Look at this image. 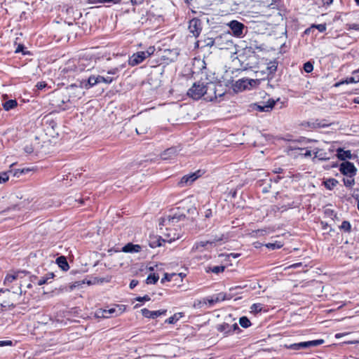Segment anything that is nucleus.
I'll use <instances>...</instances> for the list:
<instances>
[{"instance_id":"f257e3e1","label":"nucleus","mask_w":359,"mask_h":359,"mask_svg":"<svg viewBox=\"0 0 359 359\" xmlns=\"http://www.w3.org/2000/svg\"><path fill=\"white\" fill-rule=\"evenodd\" d=\"M187 95L194 100H199L203 96L207 101H212L217 98L216 85L214 83H207L198 81L194 83L188 90Z\"/></svg>"},{"instance_id":"f03ea898","label":"nucleus","mask_w":359,"mask_h":359,"mask_svg":"<svg viewBox=\"0 0 359 359\" xmlns=\"http://www.w3.org/2000/svg\"><path fill=\"white\" fill-rule=\"evenodd\" d=\"M155 50L156 48L154 46H149L145 51L137 52L129 57L128 64L133 67L137 65L153 55Z\"/></svg>"},{"instance_id":"7ed1b4c3","label":"nucleus","mask_w":359,"mask_h":359,"mask_svg":"<svg viewBox=\"0 0 359 359\" xmlns=\"http://www.w3.org/2000/svg\"><path fill=\"white\" fill-rule=\"evenodd\" d=\"M122 312L121 306L116 305L109 309H100L96 311L95 316L97 318H110L111 316H117L122 313Z\"/></svg>"},{"instance_id":"20e7f679","label":"nucleus","mask_w":359,"mask_h":359,"mask_svg":"<svg viewBox=\"0 0 359 359\" xmlns=\"http://www.w3.org/2000/svg\"><path fill=\"white\" fill-rule=\"evenodd\" d=\"M83 86L81 83L79 86L72 84L67 87V92L69 99L67 102H69L70 99L76 100L81 98L84 95Z\"/></svg>"},{"instance_id":"39448f33","label":"nucleus","mask_w":359,"mask_h":359,"mask_svg":"<svg viewBox=\"0 0 359 359\" xmlns=\"http://www.w3.org/2000/svg\"><path fill=\"white\" fill-rule=\"evenodd\" d=\"M181 237L180 231L176 229H167L166 231L161 236L163 243H172Z\"/></svg>"},{"instance_id":"423d86ee","label":"nucleus","mask_w":359,"mask_h":359,"mask_svg":"<svg viewBox=\"0 0 359 359\" xmlns=\"http://www.w3.org/2000/svg\"><path fill=\"white\" fill-rule=\"evenodd\" d=\"M339 171L345 176L354 177L357 172V168L353 163L344 161L339 165Z\"/></svg>"},{"instance_id":"0eeeda50","label":"nucleus","mask_w":359,"mask_h":359,"mask_svg":"<svg viewBox=\"0 0 359 359\" xmlns=\"http://www.w3.org/2000/svg\"><path fill=\"white\" fill-rule=\"evenodd\" d=\"M324 343L323 339H317L290 344L288 348L292 350H299L311 346H317Z\"/></svg>"},{"instance_id":"6e6552de","label":"nucleus","mask_w":359,"mask_h":359,"mask_svg":"<svg viewBox=\"0 0 359 359\" xmlns=\"http://www.w3.org/2000/svg\"><path fill=\"white\" fill-rule=\"evenodd\" d=\"M200 171H197L195 172L190 173L189 175H184L182 177L180 181L179 182V185L180 187L187 186L191 184L196 180H197L200 176Z\"/></svg>"},{"instance_id":"1a4fd4ad","label":"nucleus","mask_w":359,"mask_h":359,"mask_svg":"<svg viewBox=\"0 0 359 359\" xmlns=\"http://www.w3.org/2000/svg\"><path fill=\"white\" fill-rule=\"evenodd\" d=\"M223 239V235L216 236L214 239L209 240L207 241H200L196 243L191 248V252H194L197 250H201L202 248L206 247L208 244H212L215 242L220 241Z\"/></svg>"},{"instance_id":"9d476101","label":"nucleus","mask_w":359,"mask_h":359,"mask_svg":"<svg viewBox=\"0 0 359 359\" xmlns=\"http://www.w3.org/2000/svg\"><path fill=\"white\" fill-rule=\"evenodd\" d=\"M229 26L235 36L241 37L243 36V31L245 27L243 23L237 20H232L229 22Z\"/></svg>"},{"instance_id":"9b49d317","label":"nucleus","mask_w":359,"mask_h":359,"mask_svg":"<svg viewBox=\"0 0 359 359\" xmlns=\"http://www.w3.org/2000/svg\"><path fill=\"white\" fill-rule=\"evenodd\" d=\"M331 152H332V150L331 149L329 150V152H327L324 149L314 148L313 149V153L314 154L313 160H314L315 158H318L320 161L328 160L330 158V156L332 155Z\"/></svg>"},{"instance_id":"f8f14e48","label":"nucleus","mask_w":359,"mask_h":359,"mask_svg":"<svg viewBox=\"0 0 359 359\" xmlns=\"http://www.w3.org/2000/svg\"><path fill=\"white\" fill-rule=\"evenodd\" d=\"M189 30L194 36H198L201 32L200 20L196 18L191 20L189 21Z\"/></svg>"},{"instance_id":"ddd939ff","label":"nucleus","mask_w":359,"mask_h":359,"mask_svg":"<svg viewBox=\"0 0 359 359\" xmlns=\"http://www.w3.org/2000/svg\"><path fill=\"white\" fill-rule=\"evenodd\" d=\"M166 312L167 311L165 309L149 311V309L144 308L141 310V313L144 317L152 319L156 318L161 315H165Z\"/></svg>"},{"instance_id":"4468645a","label":"nucleus","mask_w":359,"mask_h":359,"mask_svg":"<svg viewBox=\"0 0 359 359\" xmlns=\"http://www.w3.org/2000/svg\"><path fill=\"white\" fill-rule=\"evenodd\" d=\"M275 101L273 100H269L266 103L263 104H255L253 105V109L257 110L259 111H271L275 105Z\"/></svg>"},{"instance_id":"2eb2a0df","label":"nucleus","mask_w":359,"mask_h":359,"mask_svg":"<svg viewBox=\"0 0 359 359\" xmlns=\"http://www.w3.org/2000/svg\"><path fill=\"white\" fill-rule=\"evenodd\" d=\"M25 273H26L25 271H16L13 273L8 274L5 278L4 284L8 285L14 280L22 278Z\"/></svg>"},{"instance_id":"dca6fc26","label":"nucleus","mask_w":359,"mask_h":359,"mask_svg":"<svg viewBox=\"0 0 359 359\" xmlns=\"http://www.w3.org/2000/svg\"><path fill=\"white\" fill-rule=\"evenodd\" d=\"M228 36V34H222L218 36H217L215 39H208V42L207 43V46H216L219 49H224V46H222V43H220V41H222L223 39Z\"/></svg>"},{"instance_id":"f3484780","label":"nucleus","mask_w":359,"mask_h":359,"mask_svg":"<svg viewBox=\"0 0 359 359\" xmlns=\"http://www.w3.org/2000/svg\"><path fill=\"white\" fill-rule=\"evenodd\" d=\"M141 249L142 247L140 245L129 243L122 248V251L124 252L133 253L138 252L141 250Z\"/></svg>"},{"instance_id":"a211bd4d","label":"nucleus","mask_w":359,"mask_h":359,"mask_svg":"<svg viewBox=\"0 0 359 359\" xmlns=\"http://www.w3.org/2000/svg\"><path fill=\"white\" fill-rule=\"evenodd\" d=\"M337 156L338 158L341 161H344L347 158H352V154L350 150H344L341 148H339L337 149Z\"/></svg>"},{"instance_id":"6ab92c4d","label":"nucleus","mask_w":359,"mask_h":359,"mask_svg":"<svg viewBox=\"0 0 359 359\" xmlns=\"http://www.w3.org/2000/svg\"><path fill=\"white\" fill-rule=\"evenodd\" d=\"M178 151L179 150L177 147H170L162 154V158L163 159L172 158L177 154Z\"/></svg>"},{"instance_id":"aec40b11","label":"nucleus","mask_w":359,"mask_h":359,"mask_svg":"<svg viewBox=\"0 0 359 359\" xmlns=\"http://www.w3.org/2000/svg\"><path fill=\"white\" fill-rule=\"evenodd\" d=\"M226 299V294L223 292L213 295L210 299H208L210 304L212 305L217 302H222Z\"/></svg>"},{"instance_id":"412c9836","label":"nucleus","mask_w":359,"mask_h":359,"mask_svg":"<svg viewBox=\"0 0 359 359\" xmlns=\"http://www.w3.org/2000/svg\"><path fill=\"white\" fill-rule=\"evenodd\" d=\"M81 83L83 85V86L85 88H90V87L94 86L97 83H98V81L97 79V76H90L87 81H83L81 82Z\"/></svg>"},{"instance_id":"4be33fe9","label":"nucleus","mask_w":359,"mask_h":359,"mask_svg":"<svg viewBox=\"0 0 359 359\" xmlns=\"http://www.w3.org/2000/svg\"><path fill=\"white\" fill-rule=\"evenodd\" d=\"M56 263L58 266L60 267L63 271H67L69 268L68 262L64 256H60L57 258Z\"/></svg>"},{"instance_id":"5701e85b","label":"nucleus","mask_w":359,"mask_h":359,"mask_svg":"<svg viewBox=\"0 0 359 359\" xmlns=\"http://www.w3.org/2000/svg\"><path fill=\"white\" fill-rule=\"evenodd\" d=\"M217 330L220 332H223L224 334H230L232 333V327H230V325L228 323H222L217 326Z\"/></svg>"},{"instance_id":"b1692460","label":"nucleus","mask_w":359,"mask_h":359,"mask_svg":"<svg viewBox=\"0 0 359 359\" xmlns=\"http://www.w3.org/2000/svg\"><path fill=\"white\" fill-rule=\"evenodd\" d=\"M31 170H32V169H30V168H22V169H15V170L11 169V170H9V173L11 175H12V176H13V177H19L22 175H25V174L30 172Z\"/></svg>"},{"instance_id":"393cba45","label":"nucleus","mask_w":359,"mask_h":359,"mask_svg":"<svg viewBox=\"0 0 359 359\" xmlns=\"http://www.w3.org/2000/svg\"><path fill=\"white\" fill-rule=\"evenodd\" d=\"M358 82H359V76H350V77L346 78L344 81L337 83L335 84V86H339L340 85L344 84V83H346V84L356 83Z\"/></svg>"},{"instance_id":"a878e982","label":"nucleus","mask_w":359,"mask_h":359,"mask_svg":"<svg viewBox=\"0 0 359 359\" xmlns=\"http://www.w3.org/2000/svg\"><path fill=\"white\" fill-rule=\"evenodd\" d=\"M184 313L180 312L176 313L167 320H165V323L169 324H175L181 318L184 317Z\"/></svg>"},{"instance_id":"bb28decb","label":"nucleus","mask_w":359,"mask_h":359,"mask_svg":"<svg viewBox=\"0 0 359 359\" xmlns=\"http://www.w3.org/2000/svg\"><path fill=\"white\" fill-rule=\"evenodd\" d=\"M225 266H208L205 269V271L207 273H214L216 274H218L219 273H222L224 271Z\"/></svg>"},{"instance_id":"cd10ccee","label":"nucleus","mask_w":359,"mask_h":359,"mask_svg":"<svg viewBox=\"0 0 359 359\" xmlns=\"http://www.w3.org/2000/svg\"><path fill=\"white\" fill-rule=\"evenodd\" d=\"M337 184L338 181L334 178H330L324 182L325 187L329 190L334 189Z\"/></svg>"},{"instance_id":"c85d7f7f","label":"nucleus","mask_w":359,"mask_h":359,"mask_svg":"<svg viewBox=\"0 0 359 359\" xmlns=\"http://www.w3.org/2000/svg\"><path fill=\"white\" fill-rule=\"evenodd\" d=\"M17 104L16 100H9L4 103L3 107L6 111H9L10 109H14Z\"/></svg>"},{"instance_id":"c756f323","label":"nucleus","mask_w":359,"mask_h":359,"mask_svg":"<svg viewBox=\"0 0 359 359\" xmlns=\"http://www.w3.org/2000/svg\"><path fill=\"white\" fill-rule=\"evenodd\" d=\"M149 127L147 123H140L138 127L135 128V131L138 135L146 134L148 131Z\"/></svg>"},{"instance_id":"7c9ffc66","label":"nucleus","mask_w":359,"mask_h":359,"mask_svg":"<svg viewBox=\"0 0 359 359\" xmlns=\"http://www.w3.org/2000/svg\"><path fill=\"white\" fill-rule=\"evenodd\" d=\"M185 217L184 215H177L176 214L173 215H169L168 217V222L173 224L175 222H177L182 219H183Z\"/></svg>"},{"instance_id":"2f4dec72","label":"nucleus","mask_w":359,"mask_h":359,"mask_svg":"<svg viewBox=\"0 0 359 359\" xmlns=\"http://www.w3.org/2000/svg\"><path fill=\"white\" fill-rule=\"evenodd\" d=\"M54 277V273H48L46 275V276H43V277H41L39 280H38V283L37 284L39 285H42L43 284H46L48 283V280L49 279H52Z\"/></svg>"},{"instance_id":"473e14b6","label":"nucleus","mask_w":359,"mask_h":359,"mask_svg":"<svg viewBox=\"0 0 359 359\" xmlns=\"http://www.w3.org/2000/svg\"><path fill=\"white\" fill-rule=\"evenodd\" d=\"M250 81L248 79H240L236 82V86L239 89H245Z\"/></svg>"},{"instance_id":"72a5a7b5","label":"nucleus","mask_w":359,"mask_h":359,"mask_svg":"<svg viewBox=\"0 0 359 359\" xmlns=\"http://www.w3.org/2000/svg\"><path fill=\"white\" fill-rule=\"evenodd\" d=\"M346 177H344L343 179V182H344V184L346 187H352L354 184H355V180H354V177H349V176H346Z\"/></svg>"},{"instance_id":"f704fd0d","label":"nucleus","mask_w":359,"mask_h":359,"mask_svg":"<svg viewBox=\"0 0 359 359\" xmlns=\"http://www.w3.org/2000/svg\"><path fill=\"white\" fill-rule=\"evenodd\" d=\"M283 244L280 241H276L275 243H269L265 244V246L270 250H276L282 248Z\"/></svg>"},{"instance_id":"c9c22d12","label":"nucleus","mask_w":359,"mask_h":359,"mask_svg":"<svg viewBox=\"0 0 359 359\" xmlns=\"http://www.w3.org/2000/svg\"><path fill=\"white\" fill-rule=\"evenodd\" d=\"M339 229L344 232L350 233L351 231V224L348 221H344L340 225Z\"/></svg>"},{"instance_id":"e433bc0d","label":"nucleus","mask_w":359,"mask_h":359,"mask_svg":"<svg viewBox=\"0 0 359 359\" xmlns=\"http://www.w3.org/2000/svg\"><path fill=\"white\" fill-rule=\"evenodd\" d=\"M159 279V276L157 274L153 273L148 276L147 278V284H155Z\"/></svg>"},{"instance_id":"4c0bfd02","label":"nucleus","mask_w":359,"mask_h":359,"mask_svg":"<svg viewBox=\"0 0 359 359\" xmlns=\"http://www.w3.org/2000/svg\"><path fill=\"white\" fill-rule=\"evenodd\" d=\"M239 324L241 327L247 328L250 326L251 323L247 317L243 316L239 319Z\"/></svg>"},{"instance_id":"58836bf2","label":"nucleus","mask_w":359,"mask_h":359,"mask_svg":"<svg viewBox=\"0 0 359 359\" xmlns=\"http://www.w3.org/2000/svg\"><path fill=\"white\" fill-rule=\"evenodd\" d=\"M97 79L98 81V83H111L113 81L114 78L111 77V76L104 77L102 76H97Z\"/></svg>"},{"instance_id":"ea45409f","label":"nucleus","mask_w":359,"mask_h":359,"mask_svg":"<svg viewBox=\"0 0 359 359\" xmlns=\"http://www.w3.org/2000/svg\"><path fill=\"white\" fill-rule=\"evenodd\" d=\"M155 239L156 241H151L149 243L150 247L152 248L159 247L162 245V240L161 239V236L159 238H155Z\"/></svg>"},{"instance_id":"a19ab883","label":"nucleus","mask_w":359,"mask_h":359,"mask_svg":"<svg viewBox=\"0 0 359 359\" xmlns=\"http://www.w3.org/2000/svg\"><path fill=\"white\" fill-rule=\"evenodd\" d=\"M346 28L348 30L359 31V23H347L346 24Z\"/></svg>"},{"instance_id":"79ce46f5","label":"nucleus","mask_w":359,"mask_h":359,"mask_svg":"<svg viewBox=\"0 0 359 359\" xmlns=\"http://www.w3.org/2000/svg\"><path fill=\"white\" fill-rule=\"evenodd\" d=\"M10 175H11L9 173V170L6 172L1 173L0 174V182L4 183V182H7L9 179Z\"/></svg>"},{"instance_id":"37998d69","label":"nucleus","mask_w":359,"mask_h":359,"mask_svg":"<svg viewBox=\"0 0 359 359\" xmlns=\"http://www.w3.org/2000/svg\"><path fill=\"white\" fill-rule=\"evenodd\" d=\"M304 70L306 73H310L313 70V65L311 62H306L304 65Z\"/></svg>"},{"instance_id":"c03bdc74","label":"nucleus","mask_w":359,"mask_h":359,"mask_svg":"<svg viewBox=\"0 0 359 359\" xmlns=\"http://www.w3.org/2000/svg\"><path fill=\"white\" fill-rule=\"evenodd\" d=\"M252 312H260L262 309V304H253L250 307Z\"/></svg>"},{"instance_id":"a18cd8bd","label":"nucleus","mask_w":359,"mask_h":359,"mask_svg":"<svg viewBox=\"0 0 359 359\" xmlns=\"http://www.w3.org/2000/svg\"><path fill=\"white\" fill-rule=\"evenodd\" d=\"M123 67H124V66H123V65H121L120 67H114V68H112V69H111L110 70H109V71L107 72V74H111V75H116V74H117L119 72V71H120L122 68H123Z\"/></svg>"},{"instance_id":"49530a36","label":"nucleus","mask_w":359,"mask_h":359,"mask_svg":"<svg viewBox=\"0 0 359 359\" xmlns=\"http://www.w3.org/2000/svg\"><path fill=\"white\" fill-rule=\"evenodd\" d=\"M174 276H175V273H165L164 277L161 279V281L162 283H163L165 281H170Z\"/></svg>"},{"instance_id":"de8ad7c7","label":"nucleus","mask_w":359,"mask_h":359,"mask_svg":"<svg viewBox=\"0 0 359 359\" xmlns=\"http://www.w3.org/2000/svg\"><path fill=\"white\" fill-rule=\"evenodd\" d=\"M302 151L305 150L304 153H302V155H303L304 157H310L311 156V154L313 153V149H309L308 148L306 149H301Z\"/></svg>"},{"instance_id":"09e8293b","label":"nucleus","mask_w":359,"mask_h":359,"mask_svg":"<svg viewBox=\"0 0 359 359\" xmlns=\"http://www.w3.org/2000/svg\"><path fill=\"white\" fill-rule=\"evenodd\" d=\"M220 43L224 46V48H227L228 46L231 43V41L226 39V37L220 41Z\"/></svg>"},{"instance_id":"8fccbe9b","label":"nucleus","mask_w":359,"mask_h":359,"mask_svg":"<svg viewBox=\"0 0 359 359\" xmlns=\"http://www.w3.org/2000/svg\"><path fill=\"white\" fill-rule=\"evenodd\" d=\"M320 32H323L326 30V25L325 24H319L314 26Z\"/></svg>"},{"instance_id":"3c124183","label":"nucleus","mask_w":359,"mask_h":359,"mask_svg":"<svg viewBox=\"0 0 359 359\" xmlns=\"http://www.w3.org/2000/svg\"><path fill=\"white\" fill-rule=\"evenodd\" d=\"M268 69H269L270 72H276V69H277L276 63L275 62H271L270 63V66L268 67Z\"/></svg>"},{"instance_id":"603ef678","label":"nucleus","mask_w":359,"mask_h":359,"mask_svg":"<svg viewBox=\"0 0 359 359\" xmlns=\"http://www.w3.org/2000/svg\"><path fill=\"white\" fill-rule=\"evenodd\" d=\"M352 196L359 201V189H355L353 191Z\"/></svg>"},{"instance_id":"864d4df0","label":"nucleus","mask_w":359,"mask_h":359,"mask_svg":"<svg viewBox=\"0 0 359 359\" xmlns=\"http://www.w3.org/2000/svg\"><path fill=\"white\" fill-rule=\"evenodd\" d=\"M47 86V84L44 82V81H41V82H38L37 84L36 85V87L37 88V89L39 90H42L46 86Z\"/></svg>"},{"instance_id":"5fc2aeb1","label":"nucleus","mask_w":359,"mask_h":359,"mask_svg":"<svg viewBox=\"0 0 359 359\" xmlns=\"http://www.w3.org/2000/svg\"><path fill=\"white\" fill-rule=\"evenodd\" d=\"M136 300L138 301V302H144V301L147 302V301L150 300V297L148 295H144V297H137Z\"/></svg>"},{"instance_id":"6e6d98bb","label":"nucleus","mask_w":359,"mask_h":359,"mask_svg":"<svg viewBox=\"0 0 359 359\" xmlns=\"http://www.w3.org/2000/svg\"><path fill=\"white\" fill-rule=\"evenodd\" d=\"M12 345H13V342L11 340L0 341V346H12Z\"/></svg>"},{"instance_id":"4d7b16f0","label":"nucleus","mask_w":359,"mask_h":359,"mask_svg":"<svg viewBox=\"0 0 359 359\" xmlns=\"http://www.w3.org/2000/svg\"><path fill=\"white\" fill-rule=\"evenodd\" d=\"M138 284V281L136 280H132L130 283V289H133L134 287H135Z\"/></svg>"},{"instance_id":"13d9d810","label":"nucleus","mask_w":359,"mask_h":359,"mask_svg":"<svg viewBox=\"0 0 359 359\" xmlns=\"http://www.w3.org/2000/svg\"><path fill=\"white\" fill-rule=\"evenodd\" d=\"M23 49H24V46L22 45H18V46L17 47L16 50H15V53H20V52H22L24 55L26 54L25 52L23 51Z\"/></svg>"},{"instance_id":"bf43d9fd","label":"nucleus","mask_w":359,"mask_h":359,"mask_svg":"<svg viewBox=\"0 0 359 359\" xmlns=\"http://www.w3.org/2000/svg\"><path fill=\"white\" fill-rule=\"evenodd\" d=\"M212 212L211 209H207L205 211V217L206 218H209V217H212Z\"/></svg>"},{"instance_id":"052dcab7","label":"nucleus","mask_w":359,"mask_h":359,"mask_svg":"<svg viewBox=\"0 0 359 359\" xmlns=\"http://www.w3.org/2000/svg\"><path fill=\"white\" fill-rule=\"evenodd\" d=\"M302 265V264L301 262H297V263L290 265V266H288V268L297 269V268L301 266Z\"/></svg>"},{"instance_id":"680f3d73","label":"nucleus","mask_w":359,"mask_h":359,"mask_svg":"<svg viewBox=\"0 0 359 359\" xmlns=\"http://www.w3.org/2000/svg\"><path fill=\"white\" fill-rule=\"evenodd\" d=\"M266 233V231L264 230V229L257 230L256 232L257 236H264Z\"/></svg>"},{"instance_id":"e2e57ef3","label":"nucleus","mask_w":359,"mask_h":359,"mask_svg":"<svg viewBox=\"0 0 359 359\" xmlns=\"http://www.w3.org/2000/svg\"><path fill=\"white\" fill-rule=\"evenodd\" d=\"M230 327H232V333H233L234 331H236V330H239V327H238V324H237V323H234V324H233V325H230Z\"/></svg>"},{"instance_id":"0e129e2a","label":"nucleus","mask_w":359,"mask_h":359,"mask_svg":"<svg viewBox=\"0 0 359 359\" xmlns=\"http://www.w3.org/2000/svg\"><path fill=\"white\" fill-rule=\"evenodd\" d=\"M323 5L329 6L332 4L333 0H322Z\"/></svg>"},{"instance_id":"69168bd1","label":"nucleus","mask_w":359,"mask_h":359,"mask_svg":"<svg viewBox=\"0 0 359 359\" xmlns=\"http://www.w3.org/2000/svg\"><path fill=\"white\" fill-rule=\"evenodd\" d=\"M273 172L274 173H282L283 172V168H275Z\"/></svg>"},{"instance_id":"338daca9","label":"nucleus","mask_w":359,"mask_h":359,"mask_svg":"<svg viewBox=\"0 0 359 359\" xmlns=\"http://www.w3.org/2000/svg\"><path fill=\"white\" fill-rule=\"evenodd\" d=\"M330 123H323V122H320V123H318V126L319 127H323V128H324V127H327V126H330Z\"/></svg>"},{"instance_id":"774afa93","label":"nucleus","mask_w":359,"mask_h":359,"mask_svg":"<svg viewBox=\"0 0 359 359\" xmlns=\"http://www.w3.org/2000/svg\"><path fill=\"white\" fill-rule=\"evenodd\" d=\"M142 0H131V3H132L133 4H136V5H137V4H142Z\"/></svg>"}]
</instances>
